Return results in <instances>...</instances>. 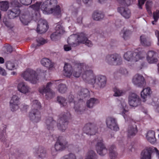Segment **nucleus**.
Segmentation results:
<instances>
[{
    "label": "nucleus",
    "instance_id": "nucleus-16",
    "mask_svg": "<svg viewBox=\"0 0 159 159\" xmlns=\"http://www.w3.org/2000/svg\"><path fill=\"white\" fill-rule=\"evenodd\" d=\"M133 84L139 87H142L146 84V82L144 77L141 75L138 74L134 76L132 79Z\"/></svg>",
    "mask_w": 159,
    "mask_h": 159
},
{
    "label": "nucleus",
    "instance_id": "nucleus-12",
    "mask_svg": "<svg viewBox=\"0 0 159 159\" xmlns=\"http://www.w3.org/2000/svg\"><path fill=\"white\" fill-rule=\"evenodd\" d=\"M152 93L150 88L149 87L143 89L141 93V96L142 98L143 102H146L149 104L153 105L155 102L152 98L150 97V95Z\"/></svg>",
    "mask_w": 159,
    "mask_h": 159
},
{
    "label": "nucleus",
    "instance_id": "nucleus-25",
    "mask_svg": "<svg viewBox=\"0 0 159 159\" xmlns=\"http://www.w3.org/2000/svg\"><path fill=\"white\" fill-rule=\"evenodd\" d=\"M74 97L72 94L70 95L68 97V100L70 103H72L74 106V108L75 111L78 114H81L83 111L80 105V102L76 103L75 101L73 102Z\"/></svg>",
    "mask_w": 159,
    "mask_h": 159
},
{
    "label": "nucleus",
    "instance_id": "nucleus-55",
    "mask_svg": "<svg viewBox=\"0 0 159 159\" xmlns=\"http://www.w3.org/2000/svg\"><path fill=\"white\" fill-rule=\"evenodd\" d=\"M3 48L6 50L7 53H11L12 51V48L11 46L10 45H7L5 46Z\"/></svg>",
    "mask_w": 159,
    "mask_h": 159
},
{
    "label": "nucleus",
    "instance_id": "nucleus-18",
    "mask_svg": "<svg viewBox=\"0 0 159 159\" xmlns=\"http://www.w3.org/2000/svg\"><path fill=\"white\" fill-rule=\"evenodd\" d=\"M39 19L38 21L36 31L38 33L41 34L46 32L48 30V27L47 22L46 20L40 19V18Z\"/></svg>",
    "mask_w": 159,
    "mask_h": 159
},
{
    "label": "nucleus",
    "instance_id": "nucleus-24",
    "mask_svg": "<svg viewBox=\"0 0 159 159\" xmlns=\"http://www.w3.org/2000/svg\"><path fill=\"white\" fill-rule=\"evenodd\" d=\"M17 89L20 93L26 94L30 92L31 88L24 82L19 83L17 86Z\"/></svg>",
    "mask_w": 159,
    "mask_h": 159
},
{
    "label": "nucleus",
    "instance_id": "nucleus-34",
    "mask_svg": "<svg viewBox=\"0 0 159 159\" xmlns=\"http://www.w3.org/2000/svg\"><path fill=\"white\" fill-rule=\"evenodd\" d=\"M99 103V101L98 99L92 98L87 101L86 105L88 107L92 108L95 105L98 104Z\"/></svg>",
    "mask_w": 159,
    "mask_h": 159
},
{
    "label": "nucleus",
    "instance_id": "nucleus-51",
    "mask_svg": "<svg viewBox=\"0 0 159 159\" xmlns=\"http://www.w3.org/2000/svg\"><path fill=\"white\" fill-rule=\"evenodd\" d=\"M36 40L38 43L37 44L38 46H40V45H43L46 43V40L41 37L38 38L36 39Z\"/></svg>",
    "mask_w": 159,
    "mask_h": 159
},
{
    "label": "nucleus",
    "instance_id": "nucleus-47",
    "mask_svg": "<svg viewBox=\"0 0 159 159\" xmlns=\"http://www.w3.org/2000/svg\"><path fill=\"white\" fill-rule=\"evenodd\" d=\"M53 7V11L52 13L55 15H59L61 13V10L59 6H57L56 7Z\"/></svg>",
    "mask_w": 159,
    "mask_h": 159
},
{
    "label": "nucleus",
    "instance_id": "nucleus-35",
    "mask_svg": "<svg viewBox=\"0 0 159 159\" xmlns=\"http://www.w3.org/2000/svg\"><path fill=\"white\" fill-rule=\"evenodd\" d=\"M41 63L42 65L49 68H52L53 66V64L49 59L44 58L41 61Z\"/></svg>",
    "mask_w": 159,
    "mask_h": 159
},
{
    "label": "nucleus",
    "instance_id": "nucleus-44",
    "mask_svg": "<svg viewBox=\"0 0 159 159\" xmlns=\"http://www.w3.org/2000/svg\"><path fill=\"white\" fill-rule=\"evenodd\" d=\"M57 100L61 106L66 107L67 105V103L66 102V100L64 98L62 97H58Z\"/></svg>",
    "mask_w": 159,
    "mask_h": 159
},
{
    "label": "nucleus",
    "instance_id": "nucleus-42",
    "mask_svg": "<svg viewBox=\"0 0 159 159\" xmlns=\"http://www.w3.org/2000/svg\"><path fill=\"white\" fill-rule=\"evenodd\" d=\"M10 7L15 8H19L21 6V5L17 0H12L10 2Z\"/></svg>",
    "mask_w": 159,
    "mask_h": 159
},
{
    "label": "nucleus",
    "instance_id": "nucleus-53",
    "mask_svg": "<svg viewBox=\"0 0 159 159\" xmlns=\"http://www.w3.org/2000/svg\"><path fill=\"white\" fill-rule=\"evenodd\" d=\"M20 3L25 5H28L31 4L32 0H19Z\"/></svg>",
    "mask_w": 159,
    "mask_h": 159
},
{
    "label": "nucleus",
    "instance_id": "nucleus-11",
    "mask_svg": "<svg viewBox=\"0 0 159 159\" xmlns=\"http://www.w3.org/2000/svg\"><path fill=\"white\" fill-rule=\"evenodd\" d=\"M52 84L51 82H48L45 87L41 86L39 89V92L42 94H45L46 98L48 99L52 98L55 95L54 93L50 89Z\"/></svg>",
    "mask_w": 159,
    "mask_h": 159
},
{
    "label": "nucleus",
    "instance_id": "nucleus-48",
    "mask_svg": "<svg viewBox=\"0 0 159 159\" xmlns=\"http://www.w3.org/2000/svg\"><path fill=\"white\" fill-rule=\"evenodd\" d=\"M3 22L5 25L9 29H11L14 27L13 24L10 22L6 19H4Z\"/></svg>",
    "mask_w": 159,
    "mask_h": 159
},
{
    "label": "nucleus",
    "instance_id": "nucleus-29",
    "mask_svg": "<svg viewBox=\"0 0 159 159\" xmlns=\"http://www.w3.org/2000/svg\"><path fill=\"white\" fill-rule=\"evenodd\" d=\"M118 11L125 18H129L131 16L130 11L127 8L120 7L118 8Z\"/></svg>",
    "mask_w": 159,
    "mask_h": 159
},
{
    "label": "nucleus",
    "instance_id": "nucleus-41",
    "mask_svg": "<svg viewBox=\"0 0 159 159\" xmlns=\"http://www.w3.org/2000/svg\"><path fill=\"white\" fill-rule=\"evenodd\" d=\"M113 90L114 92L113 95L114 96L118 97L121 96L125 93L124 91L120 89L117 87H115L114 88Z\"/></svg>",
    "mask_w": 159,
    "mask_h": 159
},
{
    "label": "nucleus",
    "instance_id": "nucleus-62",
    "mask_svg": "<svg viewBox=\"0 0 159 159\" xmlns=\"http://www.w3.org/2000/svg\"><path fill=\"white\" fill-rule=\"evenodd\" d=\"M17 154H11L10 157V159H17Z\"/></svg>",
    "mask_w": 159,
    "mask_h": 159
},
{
    "label": "nucleus",
    "instance_id": "nucleus-15",
    "mask_svg": "<svg viewBox=\"0 0 159 159\" xmlns=\"http://www.w3.org/2000/svg\"><path fill=\"white\" fill-rule=\"evenodd\" d=\"M128 102L131 106L134 107L141 104V100L139 97L134 93H131L129 96Z\"/></svg>",
    "mask_w": 159,
    "mask_h": 159
},
{
    "label": "nucleus",
    "instance_id": "nucleus-31",
    "mask_svg": "<svg viewBox=\"0 0 159 159\" xmlns=\"http://www.w3.org/2000/svg\"><path fill=\"white\" fill-rule=\"evenodd\" d=\"M89 95V90L86 89L80 88V90L77 93V98L79 100L83 99Z\"/></svg>",
    "mask_w": 159,
    "mask_h": 159
},
{
    "label": "nucleus",
    "instance_id": "nucleus-19",
    "mask_svg": "<svg viewBox=\"0 0 159 159\" xmlns=\"http://www.w3.org/2000/svg\"><path fill=\"white\" fill-rule=\"evenodd\" d=\"M20 98L16 95H13L10 102V107L11 111H14L19 108Z\"/></svg>",
    "mask_w": 159,
    "mask_h": 159
},
{
    "label": "nucleus",
    "instance_id": "nucleus-52",
    "mask_svg": "<svg viewBox=\"0 0 159 159\" xmlns=\"http://www.w3.org/2000/svg\"><path fill=\"white\" fill-rule=\"evenodd\" d=\"M153 17L155 22H157L158 18H159V10H157L156 11L153 12Z\"/></svg>",
    "mask_w": 159,
    "mask_h": 159
},
{
    "label": "nucleus",
    "instance_id": "nucleus-7",
    "mask_svg": "<svg viewBox=\"0 0 159 159\" xmlns=\"http://www.w3.org/2000/svg\"><path fill=\"white\" fill-rule=\"evenodd\" d=\"M70 114L69 112L62 113L59 116L57 120V126L60 130L64 132L67 128L68 120L70 118Z\"/></svg>",
    "mask_w": 159,
    "mask_h": 159
},
{
    "label": "nucleus",
    "instance_id": "nucleus-39",
    "mask_svg": "<svg viewBox=\"0 0 159 159\" xmlns=\"http://www.w3.org/2000/svg\"><path fill=\"white\" fill-rule=\"evenodd\" d=\"M55 32L58 34H62L65 32L64 27L61 25L60 24L57 25L55 28Z\"/></svg>",
    "mask_w": 159,
    "mask_h": 159
},
{
    "label": "nucleus",
    "instance_id": "nucleus-36",
    "mask_svg": "<svg viewBox=\"0 0 159 159\" xmlns=\"http://www.w3.org/2000/svg\"><path fill=\"white\" fill-rule=\"evenodd\" d=\"M104 17V13L101 11H95L92 15V18L95 20H102Z\"/></svg>",
    "mask_w": 159,
    "mask_h": 159
},
{
    "label": "nucleus",
    "instance_id": "nucleus-37",
    "mask_svg": "<svg viewBox=\"0 0 159 159\" xmlns=\"http://www.w3.org/2000/svg\"><path fill=\"white\" fill-rule=\"evenodd\" d=\"M84 159H98V156L94 151L90 150L86 153Z\"/></svg>",
    "mask_w": 159,
    "mask_h": 159
},
{
    "label": "nucleus",
    "instance_id": "nucleus-54",
    "mask_svg": "<svg viewBox=\"0 0 159 159\" xmlns=\"http://www.w3.org/2000/svg\"><path fill=\"white\" fill-rule=\"evenodd\" d=\"M119 71L120 73L125 76L127 75L128 73V72L127 70L123 68H120Z\"/></svg>",
    "mask_w": 159,
    "mask_h": 159
},
{
    "label": "nucleus",
    "instance_id": "nucleus-43",
    "mask_svg": "<svg viewBox=\"0 0 159 159\" xmlns=\"http://www.w3.org/2000/svg\"><path fill=\"white\" fill-rule=\"evenodd\" d=\"M57 89L59 92L63 93L66 91L67 87L65 84H60L58 86Z\"/></svg>",
    "mask_w": 159,
    "mask_h": 159
},
{
    "label": "nucleus",
    "instance_id": "nucleus-28",
    "mask_svg": "<svg viewBox=\"0 0 159 159\" xmlns=\"http://www.w3.org/2000/svg\"><path fill=\"white\" fill-rule=\"evenodd\" d=\"M45 124L47 129L49 130H52L56 126V122L52 117H49L47 118Z\"/></svg>",
    "mask_w": 159,
    "mask_h": 159
},
{
    "label": "nucleus",
    "instance_id": "nucleus-23",
    "mask_svg": "<svg viewBox=\"0 0 159 159\" xmlns=\"http://www.w3.org/2000/svg\"><path fill=\"white\" fill-rule=\"evenodd\" d=\"M34 154L37 158L41 159H44L48 156L46 150L41 147L35 149L34 152Z\"/></svg>",
    "mask_w": 159,
    "mask_h": 159
},
{
    "label": "nucleus",
    "instance_id": "nucleus-40",
    "mask_svg": "<svg viewBox=\"0 0 159 159\" xmlns=\"http://www.w3.org/2000/svg\"><path fill=\"white\" fill-rule=\"evenodd\" d=\"M131 33L132 32L129 30H123L121 32L120 34L124 39H127L129 37Z\"/></svg>",
    "mask_w": 159,
    "mask_h": 159
},
{
    "label": "nucleus",
    "instance_id": "nucleus-27",
    "mask_svg": "<svg viewBox=\"0 0 159 159\" xmlns=\"http://www.w3.org/2000/svg\"><path fill=\"white\" fill-rule=\"evenodd\" d=\"M119 106L120 107V113L124 117L125 120H126L129 112L127 110V108L125 102L124 101H122Z\"/></svg>",
    "mask_w": 159,
    "mask_h": 159
},
{
    "label": "nucleus",
    "instance_id": "nucleus-6",
    "mask_svg": "<svg viewBox=\"0 0 159 159\" xmlns=\"http://www.w3.org/2000/svg\"><path fill=\"white\" fill-rule=\"evenodd\" d=\"M87 38L83 33L71 35L67 40L68 43L72 47H76L80 43H84Z\"/></svg>",
    "mask_w": 159,
    "mask_h": 159
},
{
    "label": "nucleus",
    "instance_id": "nucleus-3",
    "mask_svg": "<svg viewBox=\"0 0 159 159\" xmlns=\"http://www.w3.org/2000/svg\"><path fill=\"white\" fill-rule=\"evenodd\" d=\"M40 5V3L37 2L30 6V7L33 9V12H35V14L32 16H30L27 14H21L20 16V19L21 22L23 24L26 25L32 19L36 20L39 19L40 17L39 13Z\"/></svg>",
    "mask_w": 159,
    "mask_h": 159
},
{
    "label": "nucleus",
    "instance_id": "nucleus-5",
    "mask_svg": "<svg viewBox=\"0 0 159 159\" xmlns=\"http://www.w3.org/2000/svg\"><path fill=\"white\" fill-rule=\"evenodd\" d=\"M31 110L30 112L29 117L30 120L34 122H38L41 120V115L39 109L41 107L40 102L38 100H33L31 103Z\"/></svg>",
    "mask_w": 159,
    "mask_h": 159
},
{
    "label": "nucleus",
    "instance_id": "nucleus-14",
    "mask_svg": "<svg viewBox=\"0 0 159 159\" xmlns=\"http://www.w3.org/2000/svg\"><path fill=\"white\" fill-rule=\"evenodd\" d=\"M155 151L157 156H159V151L157 149L154 147H148L144 149L142 152L140 159H151L152 153Z\"/></svg>",
    "mask_w": 159,
    "mask_h": 159
},
{
    "label": "nucleus",
    "instance_id": "nucleus-21",
    "mask_svg": "<svg viewBox=\"0 0 159 159\" xmlns=\"http://www.w3.org/2000/svg\"><path fill=\"white\" fill-rule=\"evenodd\" d=\"M147 59L150 64L155 63L158 61L157 53L153 51H148L147 54Z\"/></svg>",
    "mask_w": 159,
    "mask_h": 159
},
{
    "label": "nucleus",
    "instance_id": "nucleus-58",
    "mask_svg": "<svg viewBox=\"0 0 159 159\" xmlns=\"http://www.w3.org/2000/svg\"><path fill=\"white\" fill-rule=\"evenodd\" d=\"M115 148V146L114 145H112L109 149V153H114Z\"/></svg>",
    "mask_w": 159,
    "mask_h": 159
},
{
    "label": "nucleus",
    "instance_id": "nucleus-1",
    "mask_svg": "<svg viewBox=\"0 0 159 159\" xmlns=\"http://www.w3.org/2000/svg\"><path fill=\"white\" fill-rule=\"evenodd\" d=\"M92 67L86 65L83 63H76L74 66V72L71 66L68 63H65L64 66V75L67 77H70L73 74L75 77H79L81 73V77L84 80L88 81L89 76H88V71L89 69L92 70Z\"/></svg>",
    "mask_w": 159,
    "mask_h": 159
},
{
    "label": "nucleus",
    "instance_id": "nucleus-49",
    "mask_svg": "<svg viewBox=\"0 0 159 159\" xmlns=\"http://www.w3.org/2000/svg\"><path fill=\"white\" fill-rule=\"evenodd\" d=\"M60 35L55 32L51 35L50 38L52 40L56 41L59 39Z\"/></svg>",
    "mask_w": 159,
    "mask_h": 159
},
{
    "label": "nucleus",
    "instance_id": "nucleus-26",
    "mask_svg": "<svg viewBox=\"0 0 159 159\" xmlns=\"http://www.w3.org/2000/svg\"><path fill=\"white\" fill-rule=\"evenodd\" d=\"M20 13V10L18 8H13L8 10L7 15L10 19H14L18 17Z\"/></svg>",
    "mask_w": 159,
    "mask_h": 159
},
{
    "label": "nucleus",
    "instance_id": "nucleus-22",
    "mask_svg": "<svg viewBox=\"0 0 159 159\" xmlns=\"http://www.w3.org/2000/svg\"><path fill=\"white\" fill-rule=\"evenodd\" d=\"M68 147V143L66 141H60L59 139L55 145L56 151L54 152H52V154L53 155H55L56 154V151L62 150Z\"/></svg>",
    "mask_w": 159,
    "mask_h": 159
},
{
    "label": "nucleus",
    "instance_id": "nucleus-32",
    "mask_svg": "<svg viewBox=\"0 0 159 159\" xmlns=\"http://www.w3.org/2000/svg\"><path fill=\"white\" fill-rule=\"evenodd\" d=\"M140 41L141 44L144 46H150L152 44V41L151 39L144 35H142L140 36Z\"/></svg>",
    "mask_w": 159,
    "mask_h": 159
},
{
    "label": "nucleus",
    "instance_id": "nucleus-4",
    "mask_svg": "<svg viewBox=\"0 0 159 159\" xmlns=\"http://www.w3.org/2000/svg\"><path fill=\"white\" fill-rule=\"evenodd\" d=\"M145 55V52L140 48H138L134 52H127L124 54V57L128 61L136 62L144 58Z\"/></svg>",
    "mask_w": 159,
    "mask_h": 159
},
{
    "label": "nucleus",
    "instance_id": "nucleus-63",
    "mask_svg": "<svg viewBox=\"0 0 159 159\" xmlns=\"http://www.w3.org/2000/svg\"><path fill=\"white\" fill-rule=\"evenodd\" d=\"M64 48V50L66 51H69L71 49V47L67 45H65Z\"/></svg>",
    "mask_w": 159,
    "mask_h": 159
},
{
    "label": "nucleus",
    "instance_id": "nucleus-9",
    "mask_svg": "<svg viewBox=\"0 0 159 159\" xmlns=\"http://www.w3.org/2000/svg\"><path fill=\"white\" fill-rule=\"evenodd\" d=\"M56 0H47L44 2L41 5V9L45 14L52 13L53 7L57 5Z\"/></svg>",
    "mask_w": 159,
    "mask_h": 159
},
{
    "label": "nucleus",
    "instance_id": "nucleus-64",
    "mask_svg": "<svg viewBox=\"0 0 159 159\" xmlns=\"http://www.w3.org/2000/svg\"><path fill=\"white\" fill-rule=\"evenodd\" d=\"M82 18L81 16L77 17L76 19V22L78 24H81L82 23Z\"/></svg>",
    "mask_w": 159,
    "mask_h": 159
},
{
    "label": "nucleus",
    "instance_id": "nucleus-8",
    "mask_svg": "<svg viewBox=\"0 0 159 159\" xmlns=\"http://www.w3.org/2000/svg\"><path fill=\"white\" fill-rule=\"evenodd\" d=\"M21 76L25 81H29L33 84H36L39 80L37 72L31 69H28L23 72Z\"/></svg>",
    "mask_w": 159,
    "mask_h": 159
},
{
    "label": "nucleus",
    "instance_id": "nucleus-20",
    "mask_svg": "<svg viewBox=\"0 0 159 159\" xmlns=\"http://www.w3.org/2000/svg\"><path fill=\"white\" fill-rule=\"evenodd\" d=\"M106 124L107 127L111 130L115 131L119 130V128L115 118L113 117H108L106 119Z\"/></svg>",
    "mask_w": 159,
    "mask_h": 159
},
{
    "label": "nucleus",
    "instance_id": "nucleus-46",
    "mask_svg": "<svg viewBox=\"0 0 159 159\" xmlns=\"http://www.w3.org/2000/svg\"><path fill=\"white\" fill-rule=\"evenodd\" d=\"M146 9L149 14H152V11H151V8L152 6V1H148L146 3Z\"/></svg>",
    "mask_w": 159,
    "mask_h": 159
},
{
    "label": "nucleus",
    "instance_id": "nucleus-57",
    "mask_svg": "<svg viewBox=\"0 0 159 159\" xmlns=\"http://www.w3.org/2000/svg\"><path fill=\"white\" fill-rule=\"evenodd\" d=\"M146 0H139V8L140 9H142V6L143 5L144 3L145 2Z\"/></svg>",
    "mask_w": 159,
    "mask_h": 159
},
{
    "label": "nucleus",
    "instance_id": "nucleus-56",
    "mask_svg": "<svg viewBox=\"0 0 159 159\" xmlns=\"http://www.w3.org/2000/svg\"><path fill=\"white\" fill-rule=\"evenodd\" d=\"M84 44L89 47H91L93 45V44L92 42L90 41L87 38L85 41Z\"/></svg>",
    "mask_w": 159,
    "mask_h": 159
},
{
    "label": "nucleus",
    "instance_id": "nucleus-61",
    "mask_svg": "<svg viewBox=\"0 0 159 159\" xmlns=\"http://www.w3.org/2000/svg\"><path fill=\"white\" fill-rule=\"evenodd\" d=\"M155 34L157 37L158 41L157 42V45L159 46V32L157 30L155 31Z\"/></svg>",
    "mask_w": 159,
    "mask_h": 159
},
{
    "label": "nucleus",
    "instance_id": "nucleus-60",
    "mask_svg": "<svg viewBox=\"0 0 159 159\" xmlns=\"http://www.w3.org/2000/svg\"><path fill=\"white\" fill-rule=\"evenodd\" d=\"M28 106L25 105H22L21 107V110L22 111H26V110L28 109Z\"/></svg>",
    "mask_w": 159,
    "mask_h": 159
},
{
    "label": "nucleus",
    "instance_id": "nucleus-59",
    "mask_svg": "<svg viewBox=\"0 0 159 159\" xmlns=\"http://www.w3.org/2000/svg\"><path fill=\"white\" fill-rule=\"evenodd\" d=\"M0 74L5 76L7 75V73L5 70L0 67Z\"/></svg>",
    "mask_w": 159,
    "mask_h": 159
},
{
    "label": "nucleus",
    "instance_id": "nucleus-38",
    "mask_svg": "<svg viewBox=\"0 0 159 159\" xmlns=\"http://www.w3.org/2000/svg\"><path fill=\"white\" fill-rule=\"evenodd\" d=\"M9 7V3L7 1L0 0V8L2 11H6Z\"/></svg>",
    "mask_w": 159,
    "mask_h": 159
},
{
    "label": "nucleus",
    "instance_id": "nucleus-10",
    "mask_svg": "<svg viewBox=\"0 0 159 159\" xmlns=\"http://www.w3.org/2000/svg\"><path fill=\"white\" fill-rule=\"evenodd\" d=\"M105 61L111 65H120L122 62L121 57L116 53L107 55L106 57Z\"/></svg>",
    "mask_w": 159,
    "mask_h": 159
},
{
    "label": "nucleus",
    "instance_id": "nucleus-50",
    "mask_svg": "<svg viewBox=\"0 0 159 159\" xmlns=\"http://www.w3.org/2000/svg\"><path fill=\"white\" fill-rule=\"evenodd\" d=\"M119 3L120 4V7H123V6L125 7L126 6H128L130 4V0H122L120 1Z\"/></svg>",
    "mask_w": 159,
    "mask_h": 159
},
{
    "label": "nucleus",
    "instance_id": "nucleus-2",
    "mask_svg": "<svg viewBox=\"0 0 159 159\" xmlns=\"http://www.w3.org/2000/svg\"><path fill=\"white\" fill-rule=\"evenodd\" d=\"M88 71V76H89L88 82L93 84V86L97 89H102L104 88L106 85L107 79L105 76L103 75H99L95 76L93 74L92 70L89 69Z\"/></svg>",
    "mask_w": 159,
    "mask_h": 159
},
{
    "label": "nucleus",
    "instance_id": "nucleus-30",
    "mask_svg": "<svg viewBox=\"0 0 159 159\" xmlns=\"http://www.w3.org/2000/svg\"><path fill=\"white\" fill-rule=\"evenodd\" d=\"M138 132L137 126L135 124L130 125L128 129L127 135L129 138L134 136Z\"/></svg>",
    "mask_w": 159,
    "mask_h": 159
},
{
    "label": "nucleus",
    "instance_id": "nucleus-13",
    "mask_svg": "<svg viewBox=\"0 0 159 159\" xmlns=\"http://www.w3.org/2000/svg\"><path fill=\"white\" fill-rule=\"evenodd\" d=\"M96 149L97 153L101 156H103L107 153L108 150L103 143L102 138L101 137L96 139Z\"/></svg>",
    "mask_w": 159,
    "mask_h": 159
},
{
    "label": "nucleus",
    "instance_id": "nucleus-17",
    "mask_svg": "<svg viewBox=\"0 0 159 159\" xmlns=\"http://www.w3.org/2000/svg\"><path fill=\"white\" fill-rule=\"evenodd\" d=\"M83 129L84 133L90 135L94 134L98 131L95 125L91 123L86 124Z\"/></svg>",
    "mask_w": 159,
    "mask_h": 159
},
{
    "label": "nucleus",
    "instance_id": "nucleus-33",
    "mask_svg": "<svg viewBox=\"0 0 159 159\" xmlns=\"http://www.w3.org/2000/svg\"><path fill=\"white\" fill-rule=\"evenodd\" d=\"M146 138L150 143H154L156 142V139L155 136V132L153 130L148 131L146 135Z\"/></svg>",
    "mask_w": 159,
    "mask_h": 159
},
{
    "label": "nucleus",
    "instance_id": "nucleus-45",
    "mask_svg": "<svg viewBox=\"0 0 159 159\" xmlns=\"http://www.w3.org/2000/svg\"><path fill=\"white\" fill-rule=\"evenodd\" d=\"M5 64L7 68L9 70H13L15 68V65L14 63L10 61H8L6 62Z\"/></svg>",
    "mask_w": 159,
    "mask_h": 159
}]
</instances>
